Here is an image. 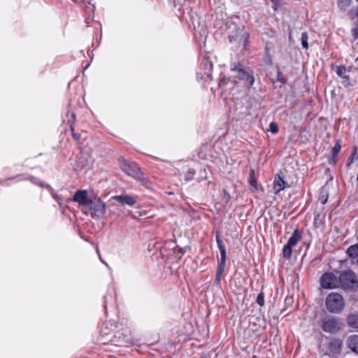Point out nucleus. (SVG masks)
Instances as JSON below:
<instances>
[{
  "instance_id": "obj_1",
  "label": "nucleus",
  "mask_w": 358,
  "mask_h": 358,
  "mask_svg": "<svg viewBox=\"0 0 358 358\" xmlns=\"http://www.w3.org/2000/svg\"><path fill=\"white\" fill-rule=\"evenodd\" d=\"M327 310L333 314L341 313L345 306V301L343 296L337 292L329 294L325 300Z\"/></svg>"
},
{
  "instance_id": "obj_2",
  "label": "nucleus",
  "mask_w": 358,
  "mask_h": 358,
  "mask_svg": "<svg viewBox=\"0 0 358 358\" xmlns=\"http://www.w3.org/2000/svg\"><path fill=\"white\" fill-rule=\"evenodd\" d=\"M339 287L345 289H357L358 288V280L356 274L352 270L343 271L338 277Z\"/></svg>"
},
{
  "instance_id": "obj_3",
  "label": "nucleus",
  "mask_w": 358,
  "mask_h": 358,
  "mask_svg": "<svg viewBox=\"0 0 358 358\" xmlns=\"http://www.w3.org/2000/svg\"><path fill=\"white\" fill-rule=\"evenodd\" d=\"M231 70L234 73V77L238 78L240 81H243L244 86L249 87L254 84L255 78L252 73L244 70L240 64H234Z\"/></svg>"
},
{
  "instance_id": "obj_4",
  "label": "nucleus",
  "mask_w": 358,
  "mask_h": 358,
  "mask_svg": "<svg viewBox=\"0 0 358 358\" xmlns=\"http://www.w3.org/2000/svg\"><path fill=\"white\" fill-rule=\"evenodd\" d=\"M342 322L339 318L328 315L321 321V328L327 333L335 334L341 328Z\"/></svg>"
},
{
  "instance_id": "obj_5",
  "label": "nucleus",
  "mask_w": 358,
  "mask_h": 358,
  "mask_svg": "<svg viewBox=\"0 0 358 358\" xmlns=\"http://www.w3.org/2000/svg\"><path fill=\"white\" fill-rule=\"evenodd\" d=\"M87 206L92 211V216L100 218L106 213V205L99 198L91 199Z\"/></svg>"
},
{
  "instance_id": "obj_6",
  "label": "nucleus",
  "mask_w": 358,
  "mask_h": 358,
  "mask_svg": "<svg viewBox=\"0 0 358 358\" xmlns=\"http://www.w3.org/2000/svg\"><path fill=\"white\" fill-rule=\"evenodd\" d=\"M120 166L122 171L127 175L134 178H140V169L134 162H131L127 159H123L120 162Z\"/></svg>"
},
{
  "instance_id": "obj_7",
  "label": "nucleus",
  "mask_w": 358,
  "mask_h": 358,
  "mask_svg": "<svg viewBox=\"0 0 358 358\" xmlns=\"http://www.w3.org/2000/svg\"><path fill=\"white\" fill-rule=\"evenodd\" d=\"M321 286L325 289H334L339 287L338 280L332 273H325L320 278Z\"/></svg>"
},
{
  "instance_id": "obj_8",
  "label": "nucleus",
  "mask_w": 358,
  "mask_h": 358,
  "mask_svg": "<svg viewBox=\"0 0 358 358\" xmlns=\"http://www.w3.org/2000/svg\"><path fill=\"white\" fill-rule=\"evenodd\" d=\"M343 347L342 341L340 339H332L328 344V353L331 355H336L341 353Z\"/></svg>"
},
{
  "instance_id": "obj_9",
  "label": "nucleus",
  "mask_w": 358,
  "mask_h": 358,
  "mask_svg": "<svg viewBox=\"0 0 358 358\" xmlns=\"http://www.w3.org/2000/svg\"><path fill=\"white\" fill-rule=\"evenodd\" d=\"M288 187L287 182H285L280 175H277L275 176L273 181V189L275 194L279 193L280 191L283 190L286 187Z\"/></svg>"
},
{
  "instance_id": "obj_10",
  "label": "nucleus",
  "mask_w": 358,
  "mask_h": 358,
  "mask_svg": "<svg viewBox=\"0 0 358 358\" xmlns=\"http://www.w3.org/2000/svg\"><path fill=\"white\" fill-rule=\"evenodd\" d=\"M90 200L91 199H89L87 196V192L83 190L77 191L73 197L74 201L87 206L89 204Z\"/></svg>"
},
{
  "instance_id": "obj_11",
  "label": "nucleus",
  "mask_w": 358,
  "mask_h": 358,
  "mask_svg": "<svg viewBox=\"0 0 358 358\" xmlns=\"http://www.w3.org/2000/svg\"><path fill=\"white\" fill-rule=\"evenodd\" d=\"M352 70V66H349L346 68L343 66H338L335 69V71L338 76L347 80V83L345 84V85H349L350 76L348 74V73L350 72Z\"/></svg>"
},
{
  "instance_id": "obj_12",
  "label": "nucleus",
  "mask_w": 358,
  "mask_h": 358,
  "mask_svg": "<svg viewBox=\"0 0 358 358\" xmlns=\"http://www.w3.org/2000/svg\"><path fill=\"white\" fill-rule=\"evenodd\" d=\"M113 199L117 201L120 203L129 206H134L136 202V200L134 197L127 194L115 196L113 197Z\"/></svg>"
},
{
  "instance_id": "obj_13",
  "label": "nucleus",
  "mask_w": 358,
  "mask_h": 358,
  "mask_svg": "<svg viewBox=\"0 0 358 358\" xmlns=\"http://www.w3.org/2000/svg\"><path fill=\"white\" fill-rule=\"evenodd\" d=\"M347 345L352 352L358 354V335L350 336L347 340Z\"/></svg>"
},
{
  "instance_id": "obj_14",
  "label": "nucleus",
  "mask_w": 358,
  "mask_h": 358,
  "mask_svg": "<svg viewBox=\"0 0 358 358\" xmlns=\"http://www.w3.org/2000/svg\"><path fill=\"white\" fill-rule=\"evenodd\" d=\"M301 231L299 229H296L292 236L289 238L287 245L293 247L297 244V243L301 240Z\"/></svg>"
},
{
  "instance_id": "obj_15",
  "label": "nucleus",
  "mask_w": 358,
  "mask_h": 358,
  "mask_svg": "<svg viewBox=\"0 0 358 358\" xmlns=\"http://www.w3.org/2000/svg\"><path fill=\"white\" fill-rule=\"evenodd\" d=\"M347 324L350 327L357 329L358 328V313H353L348 315Z\"/></svg>"
},
{
  "instance_id": "obj_16",
  "label": "nucleus",
  "mask_w": 358,
  "mask_h": 358,
  "mask_svg": "<svg viewBox=\"0 0 358 358\" xmlns=\"http://www.w3.org/2000/svg\"><path fill=\"white\" fill-rule=\"evenodd\" d=\"M216 241L217 243L219 250L220 252L221 257L227 258V252H226L225 245L224 244L223 241L220 239L218 234H217V235H216Z\"/></svg>"
},
{
  "instance_id": "obj_17",
  "label": "nucleus",
  "mask_w": 358,
  "mask_h": 358,
  "mask_svg": "<svg viewBox=\"0 0 358 358\" xmlns=\"http://www.w3.org/2000/svg\"><path fill=\"white\" fill-rule=\"evenodd\" d=\"M250 185L251 187L254 190H259V185H258V182L257 180L255 178V170L252 169L250 173V180H249Z\"/></svg>"
},
{
  "instance_id": "obj_18",
  "label": "nucleus",
  "mask_w": 358,
  "mask_h": 358,
  "mask_svg": "<svg viewBox=\"0 0 358 358\" xmlns=\"http://www.w3.org/2000/svg\"><path fill=\"white\" fill-rule=\"evenodd\" d=\"M347 254L350 258L358 257V244L350 246L347 250Z\"/></svg>"
},
{
  "instance_id": "obj_19",
  "label": "nucleus",
  "mask_w": 358,
  "mask_h": 358,
  "mask_svg": "<svg viewBox=\"0 0 358 358\" xmlns=\"http://www.w3.org/2000/svg\"><path fill=\"white\" fill-rule=\"evenodd\" d=\"M328 197H329V195H328L327 190L325 188H322L320 193V196H319V199H318L319 201L322 204H325L328 200Z\"/></svg>"
},
{
  "instance_id": "obj_20",
  "label": "nucleus",
  "mask_w": 358,
  "mask_h": 358,
  "mask_svg": "<svg viewBox=\"0 0 358 358\" xmlns=\"http://www.w3.org/2000/svg\"><path fill=\"white\" fill-rule=\"evenodd\" d=\"M355 159H358V152L357 147L354 148L353 152L352 153L351 156L348 158L347 166L349 167Z\"/></svg>"
},
{
  "instance_id": "obj_21",
  "label": "nucleus",
  "mask_w": 358,
  "mask_h": 358,
  "mask_svg": "<svg viewBox=\"0 0 358 358\" xmlns=\"http://www.w3.org/2000/svg\"><path fill=\"white\" fill-rule=\"evenodd\" d=\"M292 248L291 246L288 245H284V248H283V257L286 259H289L290 258L291 255H292Z\"/></svg>"
},
{
  "instance_id": "obj_22",
  "label": "nucleus",
  "mask_w": 358,
  "mask_h": 358,
  "mask_svg": "<svg viewBox=\"0 0 358 358\" xmlns=\"http://www.w3.org/2000/svg\"><path fill=\"white\" fill-rule=\"evenodd\" d=\"M308 34L305 32L303 33L301 35V45H302V47L305 49L308 48Z\"/></svg>"
},
{
  "instance_id": "obj_23",
  "label": "nucleus",
  "mask_w": 358,
  "mask_h": 358,
  "mask_svg": "<svg viewBox=\"0 0 358 358\" xmlns=\"http://www.w3.org/2000/svg\"><path fill=\"white\" fill-rule=\"evenodd\" d=\"M226 259L227 258H222V257L220 258V263H219V265H218V268H217V272H220V273H224V268H225Z\"/></svg>"
},
{
  "instance_id": "obj_24",
  "label": "nucleus",
  "mask_w": 358,
  "mask_h": 358,
  "mask_svg": "<svg viewBox=\"0 0 358 358\" xmlns=\"http://www.w3.org/2000/svg\"><path fill=\"white\" fill-rule=\"evenodd\" d=\"M352 0H338V5L341 9H345L349 6Z\"/></svg>"
},
{
  "instance_id": "obj_25",
  "label": "nucleus",
  "mask_w": 358,
  "mask_h": 358,
  "mask_svg": "<svg viewBox=\"0 0 358 358\" xmlns=\"http://www.w3.org/2000/svg\"><path fill=\"white\" fill-rule=\"evenodd\" d=\"M137 180H139L142 185H144L146 188H150V182L149 180L143 176V174L141 173L140 178H136Z\"/></svg>"
},
{
  "instance_id": "obj_26",
  "label": "nucleus",
  "mask_w": 358,
  "mask_h": 358,
  "mask_svg": "<svg viewBox=\"0 0 358 358\" xmlns=\"http://www.w3.org/2000/svg\"><path fill=\"white\" fill-rule=\"evenodd\" d=\"M340 150H341V145L338 141L336 143V144L332 148L333 157H336L338 155V154L339 153Z\"/></svg>"
},
{
  "instance_id": "obj_27",
  "label": "nucleus",
  "mask_w": 358,
  "mask_h": 358,
  "mask_svg": "<svg viewBox=\"0 0 358 358\" xmlns=\"http://www.w3.org/2000/svg\"><path fill=\"white\" fill-rule=\"evenodd\" d=\"M269 131L273 134H276L278 131V127L276 123L271 122L269 124Z\"/></svg>"
},
{
  "instance_id": "obj_28",
  "label": "nucleus",
  "mask_w": 358,
  "mask_h": 358,
  "mask_svg": "<svg viewBox=\"0 0 358 358\" xmlns=\"http://www.w3.org/2000/svg\"><path fill=\"white\" fill-rule=\"evenodd\" d=\"M257 303L260 306H263L264 305V296L263 293H259L257 297Z\"/></svg>"
},
{
  "instance_id": "obj_29",
  "label": "nucleus",
  "mask_w": 358,
  "mask_h": 358,
  "mask_svg": "<svg viewBox=\"0 0 358 358\" xmlns=\"http://www.w3.org/2000/svg\"><path fill=\"white\" fill-rule=\"evenodd\" d=\"M195 172L194 170H189L186 176L185 180H189L192 178L193 176L194 175Z\"/></svg>"
},
{
  "instance_id": "obj_30",
  "label": "nucleus",
  "mask_w": 358,
  "mask_h": 358,
  "mask_svg": "<svg viewBox=\"0 0 358 358\" xmlns=\"http://www.w3.org/2000/svg\"><path fill=\"white\" fill-rule=\"evenodd\" d=\"M222 274L223 273L217 271L216 278H215V282H216L217 285H220Z\"/></svg>"
},
{
  "instance_id": "obj_31",
  "label": "nucleus",
  "mask_w": 358,
  "mask_h": 358,
  "mask_svg": "<svg viewBox=\"0 0 358 358\" xmlns=\"http://www.w3.org/2000/svg\"><path fill=\"white\" fill-rule=\"evenodd\" d=\"M73 137L76 141H79L80 138V134L73 133Z\"/></svg>"
},
{
  "instance_id": "obj_32",
  "label": "nucleus",
  "mask_w": 358,
  "mask_h": 358,
  "mask_svg": "<svg viewBox=\"0 0 358 358\" xmlns=\"http://www.w3.org/2000/svg\"><path fill=\"white\" fill-rule=\"evenodd\" d=\"M273 3V8L276 10L277 8V5L278 3V2L280 1V0H271Z\"/></svg>"
},
{
  "instance_id": "obj_33",
  "label": "nucleus",
  "mask_w": 358,
  "mask_h": 358,
  "mask_svg": "<svg viewBox=\"0 0 358 358\" xmlns=\"http://www.w3.org/2000/svg\"><path fill=\"white\" fill-rule=\"evenodd\" d=\"M353 35H354V38L355 39L358 38V28H356V29H353Z\"/></svg>"
},
{
  "instance_id": "obj_34",
  "label": "nucleus",
  "mask_w": 358,
  "mask_h": 358,
  "mask_svg": "<svg viewBox=\"0 0 358 358\" xmlns=\"http://www.w3.org/2000/svg\"><path fill=\"white\" fill-rule=\"evenodd\" d=\"M179 252L180 253V255L179 258H181L182 256L183 255V254L185 252V250L184 248H179Z\"/></svg>"
},
{
  "instance_id": "obj_35",
  "label": "nucleus",
  "mask_w": 358,
  "mask_h": 358,
  "mask_svg": "<svg viewBox=\"0 0 358 358\" xmlns=\"http://www.w3.org/2000/svg\"><path fill=\"white\" fill-rule=\"evenodd\" d=\"M352 66V69H358V57L355 59V64Z\"/></svg>"
},
{
  "instance_id": "obj_36",
  "label": "nucleus",
  "mask_w": 358,
  "mask_h": 358,
  "mask_svg": "<svg viewBox=\"0 0 358 358\" xmlns=\"http://www.w3.org/2000/svg\"><path fill=\"white\" fill-rule=\"evenodd\" d=\"M278 78L280 82H284L283 79L282 78V75L280 72H278Z\"/></svg>"
},
{
  "instance_id": "obj_37",
  "label": "nucleus",
  "mask_w": 358,
  "mask_h": 358,
  "mask_svg": "<svg viewBox=\"0 0 358 358\" xmlns=\"http://www.w3.org/2000/svg\"><path fill=\"white\" fill-rule=\"evenodd\" d=\"M229 198V194H227V192H226V191H224V199L226 200V201H227V202L228 201Z\"/></svg>"
},
{
  "instance_id": "obj_38",
  "label": "nucleus",
  "mask_w": 358,
  "mask_h": 358,
  "mask_svg": "<svg viewBox=\"0 0 358 358\" xmlns=\"http://www.w3.org/2000/svg\"><path fill=\"white\" fill-rule=\"evenodd\" d=\"M71 116L75 118V114L73 113H71Z\"/></svg>"
},
{
  "instance_id": "obj_39",
  "label": "nucleus",
  "mask_w": 358,
  "mask_h": 358,
  "mask_svg": "<svg viewBox=\"0 0 358 358\" xmlns=\"http://www.w3.org/2000/svg\"><path fill=\"white\" fill-rule=\"evenodd\" d=\"M357 15H358V9H357Z\"/></svg>"
}]
</instances>
